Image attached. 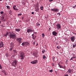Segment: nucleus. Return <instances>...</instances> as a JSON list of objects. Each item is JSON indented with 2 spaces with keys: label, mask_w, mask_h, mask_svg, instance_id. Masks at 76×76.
I'll return each instance as SVG.
<instances>
[{
  "label": "nucleus",
  "mask_w": 76,
  "mask_h": 76,
  "mask_svg": "<svg viewBox=\"0 0 76 76\" xmlns=\"http://www.w3.org/2000/svg\"><path fill=\"white\" fill-rule=\"evenodd\" d=\"M14 51L15 52V53H16V50H14Z\"/></svg>",
  "instance_id": "obj_45"
},
{
  "label": "nucleus",
  "mask_w": 76,
  "mask_h": 76,
  "mask_svg": "<svg viewBox=\"0 0 76 76\" xmlns=\"http://www.w3.org/2000/svg\"><path fill=\"white\" fill-rule=\"evenodd\" d=\"M33 56H34V57H37V53H33Z\"/></svg>",
  "instance_id": "obj_17"
},
{
  "label": "nucleus",
  "mask_w": 76,
  "mask_h": 76,
  "mask_svg": "<svg viewBox=\"0 0 76 76\" xmlns=\"http://www.w3.org/2000/svg\"><path fill=\"white\" fill-rule=\"evenodd\" d=\"M22 39L21 38H17V39L16 40L18 42H19V44H21V43L22 42Z\"/></svg>",
  "instance_id": "obj_6"
},
{
  "label": "nucleus",
  "mask_w": 76,
  "mask_h": 76,
  "mask_svg": "<svg viewBox=\"0 0 76 76\" xmlns=\"http://www.w3.org/2000/svg\"><path fill=\"white\" fill-rule=\"evenodd\" d=\"M17 60H15L13 61L12 63V66H14L15 67L16 65L17 64Z\"/></svg>",
  "instance_id": "obj_3"
},
{
  "label": "nucleus",
  "mask_w": 76,
  "mask_h": 76,
  "mask_svg": "<svg viewBox=\"0 0 76 76\" xmlns=\"http://www.w3.org/2000/svg\"><path fill=\"white\" fill-rule=\"evenodd\" d=\"M14 46V44L13 43H11L10 44V48H13Z\"/></svg>",
  "instance_id": "obj_18"
},
{
  "label": "nucleus",
  "mask_w": 76,
  "mask_h": 76,
  "mask_svg": "<svg viewBox=\"0 0 76 76\" xmlns=\"http://www.w3.org/2000/svg\"><path fill=\"white\" fill-rule=\"evenodd\" d=\"M39 10V8L38 7H37L36 8L35 11L36 12H38V10Z\"/></svg>",
  "instance_id": "obj_19"
},
{
  "label": "nucleus",
  "mask_w": 76,
  "mask_h": 76,
  "mask_svg": "<svg viewBox=\"0 0 76 76\" xmlns=\"http://www.w3.org/2000/svg\"><path fill=\"white\" fill-rule=\"evenodd\" d=\"M52 66H54V64H52Z\"/></svg>",
  "instance_id": "obj_49"
},
{
  "label": "nucleus",
  "mask_w": 76,
  "mask_h": 76,
  "mask_svg": "<svg viewBox=\"0 0 76 76\" xmlns=\"http://www.w3.org/2000/svg\"><path fill=\"white\" fill-rule=\"evenodd\" d=\"M56 48H57L58 49H59L60 48V47L59 46H57V47H56Z\"/></svg>",
  "instance_id": "obj_40"
},
{
  "label": "nucleus",
  "mask_w": 76,
  "mask_h": 76,
  "mask_svg": "<svg viewBox=\"0 0 76 76\" xmlns=\"http://www.w3.org/2000/svg\"><path fill=\"white\" fill-rule=\"evenodd\" d=\"M58 14L59 15H60V14L59 13H57V15H58Z\"/></svg>",
  "instance_id": "obj_51"
},
{
  "label": "nucleus",
  "mask_w": 76,
  "mask_h": 76,
  "mask_svg": "<svg viewBox=\"0 0 76 76\" xmlns=\"http://www.w3.org/2000/svg\"><path fill=\"white\" fill-rule=\"evenodd\" d=\"M53 69H52L49 71L50 72H53Z\"/></svg>",
  "instance_id": "obj_31"
},
{
  "label": "nucleus",
  "mask_w": 76,
  "mask_h": 76,
  "mask_svg": "<svg viewBox=\"0 0 76 76\" xmlns=\"http://www.w3.org/2000/svg\"><path fill=\"white\" fill-rule=\"evenodd\" d=\"M2 68L1 66V65L0 64V69H2Z\"/></svg>",
  "instance_id": "obj_37"
},
{
  "label": "nucleus",
  "mask_w": 76,
  "mask_h": 76,
  "mask_svg": "<svg viewBox=\"0 0 76 76\" xmlns=\"http://www.w3.org/2000/svg\"><path fill=\"white\" fill-rule=\"evenodd\" d=\"M75 7H72L75 9Z\"/></svg>",
  "instance_id": "obj_54"
},
{
  "label": "nucleus",
  "mask_w": 76,
  "mask_h": 76,
  "mask_svg": "<svg viewBox=\"0 0 76 76\" xmlns=\"http://www.w3.org/2000/svg\"><path fill=\"white\" fill-rule=\"evenodd\" d=\"M2 20L3 21H5L6 19L4 20L3 19H2Z\"/></svg>",
  "instance_id": "obj_41"
},
{
  "label": "nucleus",
  "mask_w": 76,
  "mask_h": 76,
  "mask_svg": "<svg viewBox=\"0 0 76 76\" xmlns=\"http://www.w3.org/2000/svg\"><path fill=\"white\" fill-rule=\"evenodd\" d=\"M72 72V71L71 69H69V70L66 72V73L69 74V73H71Z\"/></svg>",
  "instance_id": "obj_12"
},
{
  "label": "nucleus",
  "mask_w": 76,
  "mask_h": 76,
  "mask_svg": "<svg viewBox=\"0 0 76 76\" xmlns=\"http://www.w3.org/2000/svg\"><path fill=\"white\" fill-rule=\"evenodd\" d=\"M71 40V41L72 42H74L75 41V37L74 36H73L72 37H71L70 38Z\"/></svg>",
  "instance_id": "obj_9"
},
{
  "label": "nucleus",
  "mask_w": 76,
  "mask_h": 76,
  "mask_svg": "<svg viewBox=\"0 0 76 76\" xmlns=\"http://www.w3.org/2000/svg\"><path fill=\"white\" fill-rule=\"evenodd\" d=\"M22 18H23V17Z\"/></svg>",
  "instance_id": "obj_62"
},
{
  "label": "nucleus",
  "mask_w": 76,
  "mask_h": 76,
  "mask_svg": "<svg viewBox=\"0 0 76 76\" xmlns=\"http://www.w3.org/2000/svg\"><path fill=\"white\" fill-rule=\"evenodd\" d=\"M34 12H32L31 13V14H32V15H34Z\"/></svg>",
  "instance_id": "obj_46"
},
{
  "label": "nucleus",
  "mask_w": 76,
  "mask_h": 76,
  "mask_svg": "<svg viewBox=\"0 0 76 76\" xmlns=\"http://www.w3.org/2000/svg\"><path fill=\"white\" fill-rule=\"evenodd\" d=\"M4 19V17H3L1 19Z\"/></svg>",
  "instance_id": "obj_47"
},
{
  "label": "nucleus",
  "mask_w": 76,
  "mask_h": 76,
  "mask_svg": "<svg viewBox=\"0 0 76 76\" xmlns=\"http://www.w3.org/2000/svg\"><path fill=\"white\" fill-rule=\"evenodd\" d=\"M32 38L34 39H36V36L34 34H32Z\"/></svg>",
  "instance_id": "obj_15"
},
{
  "label": "nucleus",
  "mask_w": 76,
  "mask_h": 76,
  "mask_svg": "<svg viewBox=\"0 0 76 76\" xmlns=\"http://www.w3.org/2000/svg\"><path fill=\"white\" fill-rule=\"evenodd\" d=\"M5 56H6L7 57H8V55L7 53H5Z\"/></svg>",
  "instance_id": "obj_32"
},
{
  "label": "nucleus",
  "mask_w": 76,
  "mask_h": 76,
  "mask_svg": "<svg viewBox=\"0 0 76 76\" xmlns=\"http://www.w3.org/2000/svg\"><path fill=\"white\" fill-rule=\"evenodd\" d=\"M63 71H64V70H63Z\"/></svg>",
  "instance_id": "obj_61"
},
{
  "label": "nucleus",
  "mask_w": 76,
  "mask_h": 76,
  "mask_svg": "<svg viewBox=\"0 0 76 76\" xmlns=\"http://www.w3.org/2000/svg\"><path fill=\"white\" fill-rule=\"evenodd\" d=\"M36 25H37V26H40V24L39 23H37V24H36Z\"/></svg>",
  "instance_id": "obj_26"
},
{
  "label": "nucleus",
  "mask_w": 76,
  "mask_h": 76,
  "mask_svg": "<svg viewBox=\"0 0 76 76\" xmlns=\"http://www.w3.org/2000/svg\"><path fill=\"white\" fill-rule=\"evenodd\" d=\"M58 67H59L60 68H63V67L61 66V65H60L59 64H58Z\"/></svg>",
  "instance_id": "obj_22"
},
{
  "label": "nucleus",
  "mask_w": 76,
  "mask_h": 76,
  "mask_svg": "<svg viewBox=\"0 0 76 76\" xmlns=\"http://www.w3.org/2000/svg\"><path fill=\"white\" fill-rule=\"evenodd\" d=\"M38 45V44L37 43V44L36 45V46H37Z\"/></svg>",
  "instance_id": "obj_48"
},
{
  "label": "nucleus",
  "mask_w": 76,
  "mask_h": 76,
  "mask_svg": "<svg viewBox=\"0 0 76 76\" xmlns=\"http://www.w3.org/2000/svg\"><path fill=\"white\" fill-rule=\"evenodd\" d=\"M38 62L37 60H34L33 61L31 62V63L33 64H37Z\"/></svg>",
  "instance_id": "obj_10"
},
{
  "label": "nucleus",
  "mask_w": 76,
  "mask_h": 76,
  "mask_svg": "<svg viewBox=\"0 0 76 76\" xmlns=\"http://www.w3.org/2000/svg\"><path fill=\"white\" fill-rule=\"evenodd\" d=\"M53 1V0H49V2H51Z\"/></svg>",
  "instance_id": "obj_38"
},
{
  "label": "nucleus",
  "mask_w": 76,
  "mask_h": 76,
  "mask_svg": "<svg viewBox=\"0 0 76 76\" xmlns=\"http://www.w3.org/2000/svg\"><path fill=\"white\" fill-rule=\"evenodd\" d=\"M75 6V7H76V5Z\"/></svg>",
  "instance_id": "obj_60"
},
{
  "label": "nucleus",
  "mask_w": 76,
  "mask_h": 76,
  "mask_svg": "<svg viewBox=\"0 0 76 76\" xmlns=\"http://www.w3.org/2000/svg\"><path fill=\"white\" fill-rule=\"evenodd\" d=\"M65 67H63V68H62V69H65Z\"/></svg>",
  "instance_id": "obj_52"
},
{
  "label": "nucleus",
  "mask_w": 76,
  "mask_h": 76,
  "mask_svg": "<svg viewBox=\"0 0 76 76\" xmlns=\"http://www.w3.org/2000/svg\"><path fill=\"white\" fill-rule=\"evenodd\" d=\"M67 61H68V60H66V62H67Z\"/></svg>",
  "instance_id": "obj_56"
},
{
  "label": "nucleus",
  "mask_w": 76,
  "mask_h": 76,
  "mask_svg": "<svg viewBox=\"0 0 76 76\" xmlns=\"http://www.w3.org/2000/svg\"><path fill=\"white\" fill-rule=\"evenodd\" d=\"M3 1V0H0V1Z\"/></svg>",
  "instance_id": "obj_58"
},
{
  "label": "nucleus",
  "mask_w": 76,
  "mask_h": 76,
  "mask_svg": "<svg viewBox=\"0 0 76 76\" xmlns=\"http://www.w3.org/2000/svg\"><path fill=\"white\" fill-rule=\"evenodd\" d=\"M12 33H10L9 36L10 39H14V37H16V34L15 33L12 32Z\"/></svg>",
  "instance_id": "obj_1"
},
{
  "label": "nucleus",
  "mask_w": 76,
  "mask_h": 76,
  "mask_svg": "<svg viewBox=\"0 0 76 76\" xmlns=\"http://www.w3.org/2000/svg\"><path fill=\"white\" fill-rule=\"evenodd\" d=\"M4 75H7L6 73V72H4Z\"/></svg>",
  "instance_id": "obj_44"
},
{
  "label": "nucleus",
  "mask_w": 76,
  "mask_h": 76,
  "mask_svg": "<svg viewBox=\"0 0 76 76\" xmlns=\"http://www.w3.org/2000/svg\"><path fill=\"white\" fill-rule=\"evenodd\" d=\"M55 58V57H53V60H54Z\"/></svg>",
  "instance_id": "obj_42"
},
{
  "label": "nucleus",
  "mask_w": 76,
  "mask_h": 76,
  "mask_svg": "<svg viewBox=\"0 0 76 76\" xmlns=\"http://www.w3.org/2000/svg\"><path fill=\"white\" fill-rule=\"evenodd\" d=\"M19 56L21 58L20 59H24V57L25 56V53L23 52H22L20 53Z\"/></svg>",
  "instance_id": "obj_2"
},
{
  "label": "nucleus",
  "mask_w": 76,
  "mask_h": 76,
  "mask_svg": "<svg viewBox=\"0 0 76 76\" xmlns=\"http://www.w3.org/2000/svg\"><path fill=\"white\" fill-rule=\"evenodd\" d=\"M74 34L75 35H76V33H74Z\"/></svg>",
  "instance_id": "obj_57"
},
{
  "label": "nucleus",
  "mask_w": 76,
  "mask_h": 76,
  "mask_svg": "<svg viewBox=\"0 0 76 76\" xmlns=\"http://www.w3.org/2000/svg\"><path fill=\"white\" fill-rule=\"evenodd\" d=\"M16 6L15 5H14L13 6V9L14 10H17V11H18V9L17 8V7H16Z\"/></svg>",
  "instance_id": "obj_14"
},
{
  "label": "nucleus",
  "mask_w": 76,
  "mask_h": 76,
  "mask_svg": "<svg viewBox=\"0 0 76 76\" xmlns=\"http://www.w3.org/2000/svg\"><path fill=\"white\" fill-rule=\"evenodd\" d=\"M9 12L10 14H11L12 13V11L11 10H10Z\"/></svg>",
  "instance_id": "obj_30"
},
{
  "label": "nucleus",
  "mask_w": 76,
  "mask_h": 76,
  "mask_svg": "<svg viewBox=\"0 0 76 76\" xmlns=\"http://www.w3.org/2000/svg\"><path fill=\"white\" fill-rule=\"evenodd\" d=\"M43 8H44V7L42 6V7H40V9H41V10H43Z\"/></svg>",
  "instance_id": "obj_23"
},
{
  "label": "nucleus",
  "mask_w": 76,
  "mask_h": 76,
  "mask_svg": "<svg viewBox=\"0 0 76 76\" xmlns=\"http://www.w3.org/2000/svg\"><path fill=\"white\" fill-rule=\"evenodd\" d=\"M15 30L17 32H19L21 30V29L20 28H15Z\"/></svg>",
  "instance_id": "obj_16"
},
{
  "label": "nucleus",
  "mask_w": 76,
  "mask_h": 76,
  "mask_svg": "<svg viewBox=\"0 0 76 76\" xmlns=\"http://www.w3.org/2000/svg\"><path fill=\"white\" fill-rule=\"evenodd\" d=\"M21 15H22V14L21 13H20V14H19L18 15V16H21Z\"/></svg>",
  "instance_id": "obj_36"
},
{
  "label": "nucleus",
  "mask_w": 76,
  "mask_h": 76,
  "mask_svg": "<svg viewBox=\"0 0 76 76\" xmlns=\"http://www.w3.org/2000/svg\"><path fill=\"white\" fill-rule=\"evenodd\" d=\"M34 33H35L36 34L37 33V32H34Z\"/></svg>",
  "instance_id": "obj_55"
},
{
  "label": "nucleus",
  "mask_w": 76,
  "mask_h": 76,
  "mask_svg": "<svg viewBox=\"0 0 76 76\" xmlns=\"http://www.w3.org/2000/svg\"><path fill=\"white\" fill-rule=\"evenodd\" d=\"M13 48H12V47H10V51H11L13 49Z\"/></svg>",
  "instance_id": "obj_35"
},
{
  "label": "nucleus",
  "mask_w": 76,
  "mask_h": 76,
  "mask_svg": "<svg viewBox=\"0 0 76 76\" xmlns=\"http://www.w3.org/2000/svg\"><path fill=\"white\" fill-rule=\"evenodd\" d=\"M51 10L54 12H58L59 11V10L58 9L56 8L53 9H52Z\"/></svg>",
  "instance_id": "obj_7"
},
{
  "label": "nucleus",
  "mask_w": 76,
  "mask_h": 76,
  "mask_svg": "<svg viewBox=\"0 0 76 76\" xmlns=\"http://www.w3.org/2000/svg\"><path fill=\"white\" fill-rule=\"evenodd\" d=\"M43 58L44 59H45L46 58V56L45 55L43 56Z\"/></svg>",
  "instance_id": "obj_24"
},
{
  "label": "nucleus",
  "mask_w": 76,
  "mask_h": 76,
  "mask_svg": "<svg viewBox=\"0 0 76 76\" xmlns=\"http://www.w3.org/2000/svg\"><path fill=\"white\" fill-rule=\"evenodd\" d=\"M72 45H73V46H72L73 48H75L76 46V44L74 43V44H72Z\"/></svg>",
  "instance_id": "obj_21"
},
{
  "label": "nucleus",
  "mask_w": 76,
  "mask_h": 76,
  "mask_svg": "<svg viewBox=\"0 0 76 76\" xmlns=\"http://www.w3.org/2000/svg\"><path fill=\"white\" fill-rule=\"evenodd\" d=\"M45 52V50L44 49H43L42 51V53H44Z\"/></svg>",
  "instance_id": "obj_27"
},
{
  "label": "nucleus",
  "mask_w": 76,
  "mask_h": 76,
  "mask_svg": "<svg viewBox=\"0 0 76 76\" xmlns=\"http://www.w3.org/2000/svg\"><path fill=\"white\" fill-rule=\"evenodd\" d=\"M56 28H58V29H59L61 28V25L59 23H58L57 24H56Z\"/></svg>",
  "instance_id": "obj_8"
},
{
  "label": "nucleus",
  "mask_w": 76,
  "mask_h": 76,
  "mask_svg": "<svg viewBox=\"0 0 76 76\" xmlns=\"http://www.w3.org/2000/svg\"><path fill=\"white\" fill-rule=\"evenodd\" d=\"M22 45L23 46H29V44L28 42H23Z\"/></svg>",
  "instance_id": "obj_4"
},
{
  "label": "nucleus",
  "mask_w": 76,
  "mask_h": 76,
  "mask_svg": "<svg viewBox=\"0 0 76 76\" xmlns=\"http://www.w3.org/2000/svg\"><path fill=\"white\" fill-rule=\"evenodd\" d=\"M2 73H5V70H3V71H2Z\"/></svg>",
  "instance_id": "obj_33"
},
{
  "label": "nucleus",
  "mask_w": 76,
  "mask_h": 76,
  "mask_svg": "<svg viewBox=\"0 0 76 76\" xmlns=\"http://www.w3.org/2000/svg\"><path fill=\"white\" fill-rule=\"evenodd\" d=\"M1 21H0V24L1 23Z\"/></svg>",
  "instance_id": "obj_59"
},
{
  "label": "nucleus",
  "mask_w": 76,
  "mask_h": 76,
  "mask_svg": "<svg viewBox=\"0 0 76 76\" xmlns=\"http://www.w3.org/2000/svg\"><path fill=\"white\" fill-rule=\"evenodd\" d=\"M36 41H35L34 42H33V45H35V44Z\"/></svg>",
  "instance_id": "obj_39"
},
{
  "label": "nucleus",
  "mask_w": 76,
  "mask_h": 76,
  "mask_svg": "<svg viewBox=\"0 0 76 76\" xmlns=\"http://www.w3.org/2000/svg\"><path fill=\"white\" fill-rule=\"evenodd\" d=\"M73 58H71L70 59V60H72Z\"/></svg>",
  "instance_id": "obj_53"
},
{
  "label": "nucleus",
  "mask_w": 76,
  "mask_h": 76,
  "mask_svg": "<svg viewBox=\"0 0 76 76\" xmlns=\"http://www.w3.org/2000/svg\"><path fill=\"white\" fill-rule=\"evenodd\" d=\"M42 37L43 38L45 37V34H43V33L42 34Z\"/></svg>",
  "instance_id": "obj_28"
},
{
  "label": "nucleus",
  "mask_w": 76,
  "mask_h": 76,
  "mask_svg": "<svg viewBox=\"0 0 76 76\" xmlns=\"http://www.w3.org/2000/svg\"><path fill=\"white\" fill-rule=\"evenodd\" d=\"M34 31V30L31 29V28H28L27 30V32L28 33L30 32H32Z\"/></svg>",
  "instance_id": "obj_5"
},
{
  "label": "nucleus",
  "mask_w": 76,
  "mask_h": 76,
  "mask_svg": "<svg viewBox=\"0 0 76 76\" xmlns=\"http://www.w3.org/2000/svg\"><path fill=\"white\" fill-rule=\"evenodd\" d=\"M52 34L55 36H57L56 35L57 34V33L56 31H54L52 32Z\"/></svg>",
  "instance_id": "obj_11"
},
{
  "label": "nucleus",
  "mask_w": 76,
  "mask_h": 76,
  "mask_svg": "<svg viewBox=\"0 0 76 76\" xmlns=\"http://www.w3.org/2000/svg\"><path fill=\"white\" fill-rule=\"evenodd\" d=\"M69 75L68 74H65L64 76H68Z\"/></svg>",
  "instance_id": "obj_34"
},
{
  "label": "nucleus",
  "mask_w": 76,
  "mask_h": 76,
  "mask_svg": "<svg viewBox=\"0 0 76 76\" xmlns=\"http://www.w3.org/2000/svg\"><path fill=\"white\" fill-rule=\"evenodd\" d=\"M0 13H1V15H3L4 13L3 11H1V12H0Z\"/></svg>",
  "instance_id": "obj_29"
},
{
  "label": "nucleus",
  "mask_w": 76,
  "mask_h": 76,
  "mask_svg": "<svg viewBox=\"0 0 76 76\" xmlns=\"http://www.w3.org/2000/svg\"><path fill=\"white\" fill-rule=\"evenodd\" d=\"M4 45L3 44V42H0V48H1L2 47L3 48H4Z\"/></svg>",
  "instance_id": "obj_13"
},
{
  "label": "nucleus",
  "mask_w": 76,
  "mask_h": 76,
  "mask_svg": "<svg viewBox=\"0 0 76 76\" xmlns=\"http://www.w3.org/2000/svg\"><path fill=\"white\" fill-rule=\"evenodd\" d=\"M72 59H74L75 58V57H72Z\"/></svg>",
  "instance_id": "obj_43"
},
{
  "label": "nucleus",
  "mask_w": 76,
  "mask_h": 76,
  "mask_svg": "<svg viewBox=\"0 0 76 76\" xmlns=\"http://www.w3.org/2000/svg\"><path fill=\"white\" fill-rule=\"evenodd\" d=\"M8 34V32H7V33L5 34L4 35L5 37H7Z\"/></svg>",
  "instance_id": "obj_20"
},
{
  "label": "nucleus",
  "mask_w": 76,
  "mask_h": 76,
  "mask_svg": "<svg viewBox=\"0 0 76 76\" xmlns=\"http://www.w3.org/2000/svg\"><path fill=\"white\" fill-rule=\"evenodd\" d=\"M7 7L8 8V9L10 10V7L8 6H7Z\"/></svg>",
  "instance_id": "obj_25"
},
{
  "label": "nucleus",
  "mask_w": 76,
  "mask_h": 76,
  "mask_svg": "<svg viewBox=\"0 0 76 76\" xmlns=\"http://www.w3.org/2000/svg\"><path fill=\"white\" fill-rule=\"evenodd\" d=\"M49 31L51 30V28H49Z\"/></svg>",
  "instance_id": "obj_50"
}]
</instances>
